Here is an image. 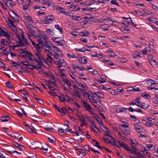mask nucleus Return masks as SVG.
Masks as SVG:
<instances>
[{
    "mask_svg": "<svg viewBox=\"0 0 158 158\" xmlns=\"http://www.w3.org/2000/svg\"><path fill=\"white\" fill-rule=\"evenodd\" d=\"M67 15L69 16L73 20H77L80 18L79 16H78L77 15H70L69 14V13L68 15Z\"/></svg>",
    "mask_w": 158,
    "mask_h": 158,
    "instance_id": "obj_33",
    "label": "nucleus"
},
{
    "mask_svg": "<svg viewBox=\"0 0 158 158\" xmlns=\"http://www.w3.org/2000/svg\"><path fill=\"white\" fill-rule=\"evenodd\" d=\"M8 21V25L10 27H14L15 29L16 30L15 27V25L14 24V22L10 19H9Z\"/></svg>",
    "mask_w": 158,
    "mask_h": 158,
    "instance_id": "obj_26",
    "label": "nucleus"
},
{
    "mask_svg": "<svg viewBox=\"0 0 158 158\" xmlns=\"http://www.w3.org/2000/svg\"><path fill=\"white\" fill-rule=\"evenodd\" d=\"M22 41H23V42L26 44L28 45V43L27 42V40L24 38V35H23L22 34Z\"/></svg>",
    "mask_w": 158,
    "mask_h": 158,
    "instance_id": "obj_38",
    "label": "nucleus"
},
{
    "mask_svg": "<svg viewBox=\"0 0 158 158\" xmlns=\"http://www.w3.org/2000/svg\"><path fill=\"white\" fill-rule=\"evenodd\" d=\"M101 128L102 129L103 131L105 132V135H106L108 137H111L110 136V131L107 127L102 125L101 127Z\"/></svg>",
    "mask_w": 158,
    "mask_h": 158,
    "instance_id": "obj_8",
    "label": "nucleus"
},
{
    "mask_svg": "<svg viewBox=\"0 0 158 158\" xmlns=\"http://www.w3.org/2000/svg\"><path fill=\"white\" fill-rule=\"evenodd\" d=\"M41 37L45 41L48 40V38L46 34L45 33L43 35H42Z\"/></svg>",
    "mask_w": 158,
    "mask_h": 158,
    "instance_id": "obj_44",
    "label": "nucleus"
},
{
    "mask_svg": "<svg viewBox=\"0 0 158 158\" xmlns=\"http://www.w3.org/2000/svg\"><path fill=\"white\" fill-rule=\"evenodd\" d=\"M127 108H119L117 110L118 111V112H123L125 111L126 110H127Z\"/></svg>",
    "mask_w": 158,
    "mask_h": 158,
    "instance_id": "obj_50",
    "label": "nucleus"
},
{
    "mask_svg": "<svg viewBox=\"0 0 158 158\" xmlns=\"http://www.w3.org/2000/svg\"><path fill=\"white\" fill-rule=\"evenodd\" d=\"M44 46H45L44 48L45 51L48 52V53H47L48 57L49 58V46L48 44V42L45 43L44 45Z\"/></svg>",
    "mask_w": 158,
    "mask_h": 158,
    "instance_id": "obj_10",
    "label": "nucleus"
},
{
    "mask_svg": "<svg viewBox=\"0 0 158 158\" xmlns=\"http://www.w3.org/2000/svg\"><path fill=\"white\" fill-rule=\"evenodd\" d=\"M55 27L56 29L58 30L61 33H62V27H60L58 25H55Z\"/></svg>",
    "mask_w": 158,
    "mask_h": 158,
    "instance_id": "obj_39",
    "label": "nucleus"
},
{
    "mask_svg": "<svg viewBox=\"0 0 158 158\" xmlns=\"http://www.w3.org/2000/svg\"><path fill=\"white\" fill-rule=\"evenodd\" d=\"M84 148L85 150L86 151H87L88 152L90 151V148L89 147V145H86L84 146Z\"/></svg>",
    "mask_w": 158,
    "mask_h": 158,
    "instance_id": "obj_48",
    "label": "nucleus"
},
{
    "mask_svg": "<svg viewBox=\"0 0 158 158\" xmlns=\"http://www.w3.org/2000/svg\"><path fill=\"white\" fill-rule=\"evenodd\" d=\"M120 129L122 131V132L125 135H127L130 134V132L128 129L126 130L124 128H120Z\"/></svg>",
    "mask_w": 158,
    "mask_h": 158,
    "instance_id": "obj_23",
    "label": "nucleus"
},
{
    "mask_svg": "<svg viewBox=\"0 0 158 158\" xmlns=\"http://www.w3.org/2000/svg\"><path fill=\"white\" fill-rule=\"evenodd\" d=\"M5 43H7L8 42L7 41H6V39H1L0 43L1 44L4 45H6V44H5Z\"/></svg>",
    "mask_w": 158,
    "mask_h": 158,
    "instance_id": "obj_40",
    "label": "nucleus"
},
{
    "mask_svg": "<svg viewBox=\"0 0 158 158\" xmlns=\"http://www.w3.org/2000/svg\"><path fill=\"white\" fill-rule=\"evenodd\" d=\"M77 116L78 117V118L80 119L81 121L83 123H85V118L84 116H81L77 114Z\"/></svg>",
    "mask_w": 158,
    "mask_h": 158,
    "instance_id": "obj_32",
    "label": "nucleus"
},
{
    "mask_svg": "<svg viewBox=\"0 0 158 158\" xmlns=\"http://www.w3.org/2000/svg\"><path fill=\"white\" fill-rule=\"evenodd\" d=\"M56 141V139L53 136H50V143H55ZM55 144L54 143V144Z\"/></svg>",
    "mask_w": 158,
    "mask_h": 158,
    "instance_id": "obj_36",
    "label": "nucleus"
},
{
    "mask_svg": "<svg viewBox=\"0 0 158 158\" xmlns=\"http://www.w3.org/2000/svg\"><path fill=\"white\" fill-rule=\"evenodd\" d=\"M140 98H138L135 100H133L131 102H129L128 103L130 105L133 106L136 105L137 106V104H139L140 103Z\"/></svg>",
    "mask_w": 158,
    "mask_h": 158,
    "instance_id": "obj_12",
    "label": "nucleus"
},
{
    "mask_svg": "<svg viewBox=\"0 0 158 158\" xmlns=\"http://www.w3.org/2000/svg\"><path fill=\"white\" fill-rule=\"evenodd\" d=\"M24 45V43L20 42V43H18V44L10 46V48L11 49H14L16 47H23Z\"/></svg>",
    "mask_w": 158,
    "mask_h": 158,
    "instance_id": "obj_14",
    "label": "nucleus"
},
{
    "mask_svg": "<svg viewBox=\"0 0 158 158\" xmlns=\"http://www.w3.org/2000/svg\"><path fill=\"white\" fill-rule=\"evenodd\" d=\"M58 98L61 101L63 102H65L67 101L69 99L68 96L64 95H62L60 96H58Z\"/></svg>",
    "mask_w": 158,
    "mask_h": 158,
    "instance_id": "obj_11",
    "label": "nucleus"
},
{
    "mask_svg": "<svg viewBox=\"0 0 158 158\" xmlns=\"http://www.w3.org/2000/svg\"><path fill=\"white\" fill-rule=\"evenodd\" d=\"M153 102L156 104L158 103V94L156 95L153 98Z\"/></svg>",
    "mask_w": 158,
    "mask_h": 158,
    "instance_id": "obj_46",
    "label": "nucleus"
},
{
    "mask_svg": "<svg viewBox=\"0 0 158 158\" xmlns=\"http://www.w3.org/2000/svg\"><path fill=\"white\" fill-rule=\"evenodd\" d=\"M134 128L135 130L138 132H141L142 128L140 125L135 124V125H134Z\"/></svg>",
    "mask_w": 158,
    "mask_h": 158,
    "instance_id": "obj_16",
    "label": "nucleus"
},
{
    "mask_svg": "<svg viewBox=\"0 0 158 158\" xmlns=\"http://www.w3.org/2000/svg\"><path fill=\"white\" fill-rule=\"evenodd\" d=\"M31 144L32 146V148H33L35 149L39 147V143L37 141H34L32 142Z\"/></svg>",
    "mask_w": 158,
    "mask_h": 158,
    "instance_id": "obj_19",
    "label": "nucleus"
},
{
    "mask_svg": "<svg viewBox=\"0 0 158 158\" xmlns=\"http://www.w3.org/2000/svg\"><path fill=\"white\" fill-rule=\"evenodd\" d=\"M142 96L143 97H144L146 98H147L148 99H149L151 98V97L149 95L145 93H142Z\"/></svg>",
    "mask_w": 158,
    "mask_h": 158,
    "instance_id": "obj_42",
    "label": "nucleus"
},
{
    "mask_svg": "<svg viewBox=\"0 0 158 158\" xmlns=\"http://www.w3.org/2000/svg\"><path fill=\"white\" fill-rule=\"evenodd\" d=\"M44 46L43 44H38V45L35 47L36 50L38 52H41Z\"/></svg>",
    "mask_w": 158,
    "mask_h": 158,
    "instance_id": "obj_9",
    "label": "nucleus"
},
{
    "mask_svg": "<svg viewBox=\"0 0 158 158\" xmlns=\"http://www.w3.org/2000/svg\"><path fill=\"white\" fill-rule=\"evenodd\" d=\"M94 118L96 119L98 122L99 123H100L102 122L101 120L99 118V117L98 116H94Z\"/></svg>",
    "mask_w": 158,
    "mask_h": 158,
    "instance_id": "obj_62",
    "label": "nucleus"
},
{
    "mask_svg": "<svg viewBox=\"0 0 158 158\" xmlns=\"http://www.w3.org/2000/svg\"><path fill=\"white\" fill-rule=\"evenodd\" d=\"M12 12L15 15V17H14L13 16H11L9 13V14L11 18L14 19L15 21L19 22V16H18L14 12L12 11Z\"/></svg>",
    "mask_w": 158,
    "mask_h": 158,
    "instance_id": "obj_24",
    "label": "nucleus"
},
{
    "mask_svg": "<svg viewBox=\"0 0 158 158\" xmlns=\"http://www.w3.org/2000/svg\"><path fill=\"white\" fill-rule=\"evenodd\" d=\"M66 108L65 107H62L59 110V112L62 115H64L68 111Z\"/></svg>",
    "mask_w": 158,
    "mask_h": 158,
    "instance_id": "obj_17",
    "label": "nucleus"
},
{
    "mask_svg": "<svg viewBox=\"0 0 158 158\" xmlns=\"http://www.w3.org/2000/svg\"><path fill=\"white\" fill-rule=\"evenodd\" d=\"M49 81H48L46 82H44L42 83V85L46 89H48L49 88Z\"/></svg>",
    "mask_w": 158,
    "mask_h": 158,
    "instance_id": "obj_28",
    "label": "nucleus"
},
{
    "mask_svg": "<svg viewBox=\"0 0 158 158\" xmlns=\"http://www.w3.org/2000/svg\"><path fill=\"white\" fill-rule=\"evenodd\" d=\"M6 86L8 88L11 89L12 88V86L11 85L10 82L8 81L6 83Z\"/></svg>",
    "mask_w": 158,
    "mask_h": 158,
    "instance_id": "obj_51",
    "label": "nucleus"
},
{
    "mask_svg": "<svg viewBox=\"0 0 158 158\" xmlns=\"http://www.w3.org/2000/svg\"><path fill=\"white\" fill-rule=\"evenodd\" d=\"M91 128L94 127L98 131H99V128L96 127V124L95 123L92 124L90 126Z\"/></svg>",
    "mask_w": 158,
    "mask_h": 158,
    "instance_id": "obj_56",
    "label": "nucleus"
},
{
    "mask_svg": "<svg viewBox=\"0 0 158 158\" xmlns=\"http://www.w3.org/2000/svg\"><path fill=\"white\" fill-rule=\"evenodd\" d=\"M130 142L132 148V150L134 152L137 150L136 148V146L137 144V141L134 139L131 140Z\"/></svg>",
    "mask_w": 158,
    "mask_h": 158,
    "instance_id": "obj_6",
    "label": "nucleus"
},
{
    "mask_svg": "<svg viewBox=\"0 0 158 158\" xmlns=\"http://www.w3.org/2000/svg\"><path fill=\"white\" fill-rule=\"evenodd\" d=\"M142 121L143 123L148 127H151L153 125L152 123L149 121H148V120L146 121L144 119H143Z\"/></svg>",
    "mask_w": 158,
    "mask_h": 158,
    "instance_id": "obj_25",
    "label": "nucleus"
},
{
    "mask_svg": "<svg viewBox=\"0 0 158 158\" xmlns=\"http://www.w3.org/2000/svg\"><path fill=\"white\" fill-rule=\"evenodd\" d=\"M83 103V106L85 107L86 110L90 113H93L92 111V108L90 106V105L87 103L86 102H84Z\"/></svg>",
    "mask_w": 158,
    "mask_h": 158,
    "instance_id": "obj_7",
    "label": "nucleus"
},
{
    "mask_svg": "<svg viewBox=\"0 0 158 158\" xmlns=\"http://www.w3.org/2000/svg\"><path fill=\"white\" fill-rule=\"evenodd\" d=\"M41 52H37L36 53H35V56H37L38 58L40 60L39 61H45V60L43 58L42 55L41 54Z\"/></svg>",
    "mask_w": 158,
    "mask_h": 158,
    "instance_id": "obj_22",
    "label": "nucleus"
},
{
    "mask_svg": "<svg viewBox=\"0 0 158 158\" xmlns=\"http://www.w3.org/2000/svg\"><path fill=\"white\" fill-rule=\"evenodd\" d=\"M85 83V82L83 84L81 82H77L76 85L78 89H80L85 95H88V93L86 92L87 90V87Z\"/></svg>",
    "mask_w": 158,
    "mask_h": 158,
    "instance_id": "obj_3",
    "label": "nucleus"
},
{
    "mask_svg": "<svg viewBox=\"0 0 158 158\" xmlns=\"http://www.w3.org/2000/svg\"><path fill=\"white\" fill-rule=\"evenodd\" d=\"M134 152L136 153L137 155L138 156V158H143L144 157L141 153L138 151L137 150H136V151Z\"/></svg>",
    "mask_w": 158,
    "mask_h": 158,
    "instance_id": "obj_37",
    "label": "nucleus"
},
{
    "mask_svg": "<svg viewBox=\"0 0 158 158\" xmlns=\"http://www.w3.org/2000/svg\"><path fill=\"white\" fill-rule=\"evenodd\" d=\"M55 80L54 77L50 75V95L53 96H57L56 92L54 90H57L58 87L55 84Z\"/></svg>",
    "mask_w": 158,
    "mask_h": 158,
    "instance_id": "obj_2",
    "label": "nucleus"
},
{
    "mask_svg": "<svg viewBox=\"0 0 158 158\" xmlns=\"http://www.w3.org/2000/svg\"><path fill=\"white\" fill-rule=\"evenodd\" d=\"M25 18L29 21L32 22V20L31 17L29 15L25 16Z\"/></svg>",
    "mask_w": 158,
    "mask_h": 158,
    "instance_id": "obj_41",
    "label": "nucleus"
},
{
    "mask_svg": "<svg viewBox=\"0 0 158 158\" xmlns=\"http://www.w3.org/2000/svg\"><path fill=\"white\" fill-rule=\"evenodd\" d=\"M55 64L57 65L58 66V67L60 69V67H62V65L58 61H54Z\"/></svg>",
    "mask_w": 158,
    "mask_h": 158,
    "instance_id": "obj_63",
    "label": "nucleus"
},
{
    "mask_svg": "<svg viewBox=\"0 0 158 158\" xmlns=\"http://www.w3.org/2000/svg\"><path fill=\"white\" fill-rule=\"evenodd\" d=\"M94 94L98 98H102L104 97L103 94L100 92H94Z\"/></svg>",
    "mask_w": 158,
    "mask_h": 158,
    "instance_id": "obj_29",
    "label": "nucleus"
},
{
    "mask_svg": "<svg viewBox=\"0 0 158 158\" xmlns=\"http://www.w3.org/2000/svg\"><path fill=\"white\" fill-rule=\"evenodd\" d=\"M117 142L121 147L125 149H126L131 154L133 153L134 151L132 150V149H131L130 147L128 146L125 143H124L123 142H120L119 141H117Z\"/></svg>",
    "mask_w": 158,
    "mask_h": 158,
    "instance_id": "obj_4",
    "label": "nucleus"
},
{
    "mask_svg": "<svg viewBox=\"0 0 158 158\" xmlns=\"http://www.w3.org/2000/svg\"><path fill=\"white\" fill-rule=\"evenodd\" d=\"M120 61L122 63H125L127 61V60L125 58L122 57L119 59Z\"/></svg>",
    "mask_w": 158,
    "mask_h": 158,
    "instance_id": "obj_58",
    "label": "nucleus"
},
{
    "mask_svg": "<svg viewBox=\"0 0 158 158\" xmlns=\"http://www.w3.org/2000/svg\"><path fill=\"white\" fill-rule=\"evenodd\" d=\"M29 62L24 61H23L21 62V64H22L23 65L26 66H28L29 65V64L28 63Z\"/></svg>",
    "mask_w": 158,
    "mask_h": 158,
    "instance_id": "obj_49",
    "label": "nucleus"
},
{
    "mask_svg": "<svg viewBox=\"0 0 158 158\" xmlns=\"http://www.w3.org/2000/svg\"><path fill=\"white\" fill-rule=\"evenodd\" d=\"M22 53L24 54L22 55V57L32 61H35V62L38 63L37 65H36V69H41L42 64L43 63V61H40L37 60L36 58L34 57V56L31 53L29 52L28 51L24 52L23 51Z\"/></svg>",
    "mask_w": 158,
    "mask_h": 158,
    "instance_id": "obj_1",
    "label": "nucleus"
},
{
    "mask_svg": "<svg viewBox=\"0 0 158 158\" xmlns=\"http://www.w3.org/2000/svg\"><path fill=\"white\" fill-rule=\"evenodd\" d=\"M54 127L55 126L54 125L51 123L50 122V131H53L54 130Z\"/></svg>",
    "mask_w": 158,
    "mask_h": 158,
    "instance_id": "obj_59",
    "label": "nucleus"
},
{
    "mask_svg": "<svg viewBox=\"0 0 158 158\" xmlns=\"http://www.w3.org/2000/svg\"><path fill=\"white\" fill-rule=\"evenodd\" d=\"M38 42H39L38 44H43V42L39 36L37 38Z\"/></svg>",
    "mask_w": 158,
    "mask_h": 158,
    "instance_id": "obj_55",
    "label": "nucleus"
},
{
    "mask_svg": "<svg viewBox=\"0 0 158 158\" xmlns=\"http://www.w3.org/2000/svg\"><path fill=\"white\" fill-rule=\"evenodd\" d=\"M143 109H148L149 107L148 104H146L144 102H143Z\"/></svg>",
    "mask_w": 158,
    "mask_h": 158,
    "instance_id": "obj_54",
    "label": "nucleus"
},
{
    "mask_svg": "<svg viewBox=\"0 0 158 158\" xmlns=\"http://www.w3.org/2000/svg\"><path fill=\"white\" fill-rule=\"evenodd\" d=\"M61 83L64 86L66 85L68 88H70L72 86L71 81L67 79H63L61 81Z\"/></svg>",
    "mask_w": 158,
    "mask_h": 158,
    "instance_id": "obj_5",
    "label": "nucleus"
},
{
    "mask_svg": "<svg viewBox=\"0 0 158 158\" xmlns=\"http://www.w3.org/2000/svg\"><path fill=\"white\" fill-rule=\"evenodd\" d=\"M148 60H149V61H152L153 60H154L153 59V57H152V56L149 54L148 55Z\"/></svg>",
    "mask_w": 158,
    "mask_h": 158,
    "instance_id": "obj_60",
    "label": "nucleus"
},
{
    "mask_svg": "<svg viewBox=\"0 0 158 158\" xmlns=\"http://www.w3.org/2000/svg\"><path fill=\"white\" fill-rule=\"evenodd\" d=\"M6 152L10 154L14 153H17L18 154H21V153L19 152L16 151H6Z\"/></svg>",
    "mask_w": 158,
    "mask_h": 158,
    "instance_id": "obj_53",
    "label": "nucleus"
},
{
    "mask_svg": "<svg viewBox=\"0 0 158 158\" xmlns=\"http://www.w3.org/2000/svg\"><path fill=\"white\" fill-rule=\"evenodd\" d=\"M73 94L76 97H78L79 98H81V96L80 95L79 93L77 90H75Z\"/></svg>",
    "mask_w": 158,
    "mask_h": 158,
    "instance_id": "obj_43",
    "label": "nucleus"
},
{
    "mask_svg": "<svg viewBox=\"0 0 158 158\" xmlns=\"http://www.w3.org/2000/svg\"><path fill=\"white\" fill-rule=\"evenodd\" d=\"M140 53L138 52H135L133 54V57L135 58H136L138 56H140Z\"/></svg>",
    "mask_w": 158,
    "mask_h": 158,
    "instance_id": "obj_45",
    "label": "nucleus"
},
{
    "mask_svg": "<svg viewBox=\"0 0 158 158\" xmlns=\"http://www.w3.org/2000/svg\"><path fill=\"white\" fill-rule=\"evenodd\" d=\"M84 76V75L83 74H82L80 75V79H83L84 80L86 81V82H87L88 79L87 78H84L83 76Z\"/></svg>",
    "mask_w": 158,
    "mask_h": 158,
    "instance_id": "obj_57",
    "label": "nucleus"
},
{
    "mask_svg": "<svg viewBox=\"0 0 158 158\" xmlns=\"http://www.w3.org/2000/svg\"><path fill=\"white\" fill-rule=\"evenodd\" d=\"M50 49L52 50L55 53L59 51L58 48L55 46L50 47Z\"/></svg>",
    "mask_w": 158,
    "mask_h": 158,
    "instance_id": "obj_31",
    "label": "nucleus"
},
{
    "mask_svg": "<svg viewBox=\"0 0 158 158\" xmlns=\"http://www.w3.org/2000/svg\"><path fill=\"white\" fill-rule=\"evenodd\" d=\"M56 10L60 11V13H63L65 14L66 15H68L69 13L68 12H66L65 11V9L61 7L57 6L56 8Z\"/></svg>",
    "mask_w": 158,
    "mask_h": 158,
    "instance_id": "obj_13",
    "label": "nucleus"
},
{
    "mask_svg": "<svg viewBox=\"0 0 158 158\" xmlns=\"http://www.w3.org/2000/svg\"><path fill=\"white\" fill-rule=\"evenodd\" d=\"M85 47H84L82 48L81 49H78L77 48H75V49L77 51H78L79 52H85L86 51H87L88 52H90V50L88 49H85Z\"/></svg>",
    "mask_w": 158,
    "mask_h": 158,
    "instance_id": "obj_27",
    "label": "nucleus"
},
{
    "mask_svg": "<svg viewBox=\"0 0 158 158\" xmlns=\"http://www.w3.org/2000/svg\"><path fill=\"white\" fill-rule=\"evenodd\" d=\"M150 63L153 67H156L157 63L155 60L152 61H150Z\"/></svg>",
    "mask_w": 158,
    "mask_h": 158,
    "instance_id": "obj_35",
    "label": "nucleus"
},
{
    "mask_svg": "<svg viewBox=\"0 0 158 158\" xmlns=\"http://www.w3.org/2000/svg\"><path fill=\"white\" fill-rule=\"evenodd\" d=\"M21 70H19V73H23L27 70V68L26 67H21Z\"/></svg>",
    "mask_w": 158,
    "mask_h": 158,
    "instance_id": "obj_47",
    "label": "nucleus"
},
{
    "mask_svg": "<svg viewBox=\"0 0 158 158\" xmlns=\"http://www.w3.org/2000/svg\"><path fill=\"white\" fill-rule=\"evenodd\" d=\"M109 28V27L107 24H104L101 25L100 29H101L102 31H105L108 30Z\"/></svg>",
    "mask_w": 158,
    "mask_h": 158,
    "instance_id": "obj_15",
    "label": "nucleus"
},
{
    "mask_svg": "<svg viewBox=\"0 0 158 158\" xmlns=\"http://www.w3.org/2000/svg\"><path fill=\"white\" fill-rule=\"evenodd\" d=\"M95 104L97 103L100 107H101L102 106V104L101 102L99 100L96 101L95 100Z\"/></svg>",
    "mask_w": 158,
    "mask_h": 158,
    "instance_id": "obj_64",
    "label": "nucleus"
},
{
    "mask_svg": "<svg viewBox=\"0 0 158 158\" xmlns=\"http://www.w3.org/2000/svg\"><path fill=\"white\" fill-rule=\"evenodd\" d=\"M58 38H55L54 37L53 38H52V40L53 41L55 42L56 43H60V44H62V42L64 41V40H59V41L56 40L58 39Z\"/></svg>",
    "mask_w": 158,
    "mask_h": 158,
    "instance_id": "obj_34",
    "label": "nucleus"
},
{
    "mask_svg": "<svg viewBox=\"0 0 158 158\" xmlns=\"http://www.w3.org/2000/svg\"><path fill=\"white\" fill-rule=\"evenodd\" d=\"M80 62L82 64H86L87 61L86 58L85 57H80L79 59Z\"/></svg>",
    "mask_w": 158,
    "mask_h": 158,
    "instance_id": "obj_18",
    "label": "nucleus"
},
{
    "mask_svg": "<svg viewBox=\"0 0 158 158\" xmlns=\"http://www.w3.org/2000/svg\"><path fill=\"white\" fill-rule=\"evenodd\" d=\"M12 61L11 64H14V65L12 66V67L14 66L16 68L17 66H20L21 62H16L14 61ZM21 66H22V65H21Z\"/></svg>",
    "mask_w": 158,
    "mask_h": 158,
    "instance_id": "obj_30",
    "label": "nucleus"
},
{
    "mask_svg": "<svg viewBox=\"0 0 158 158\" xmlns=\"http://www.w3.org/2000/svg\"><path fill=\"white\" fill-rule=\"evenodd\" d=\"M140 51L142 52L143 55L147 54V49L146 48H145L143 49L142 50V51L141 50Z\"/></svg>",
    "mask_w": 158,
    "mask_h": 158,
    "instance_id": "obj_61",
    "label": "nucleus"
},
{
    "mask_svg": "<svg viewBox=\"0 0 158 158\" xmlns=\"http://www.w3.org/2000/svg\"><path fill=\"white\" fill-rule=\"evenodd\" d=\"M87 95V96H88V98L89 99L92 103V104H93V106H94L96 108H97L98 109V108L95 105V100L94 99H93V98H92V97L89 94H88V95Z\"/></svg>",
    "mask_w": 158,
    "mask_h": 158,
    "instance_id": "obj_21",
    "label": "nucleus"
},
{
    "mask_svg": "<svg viewBox=\"0 0 158 158\" xmlns=\"http://www.w3.org/2000/svg\"><path fill=\"white\" fill-rule=\"evenodd\" d=\"M90 35L89 33L87 31H83L81 32L80 35L81 36H89Z\"/></svg>",
    "mask_w": 158,
    "mask_h": 158,
    "instance_id": "obj_20",
    "label": "nucleus"
},
{
    "mask_svg": "<svg viewBox=\"0 0 158 158\" xmlns=\"http://www.w3.org/2000/svg\"><path fill=\"white\" fill-rule=\"evenodd\" d=\"M48 145L47 144H46L44 146H43L41 148V150L45 151H47L48 150Z\"/></svg>",
    "mask_w": 158,
    "mask_h": 158,
    "instance_id": "obj_52",
    "label": "nucleus"
}]
</instances>
